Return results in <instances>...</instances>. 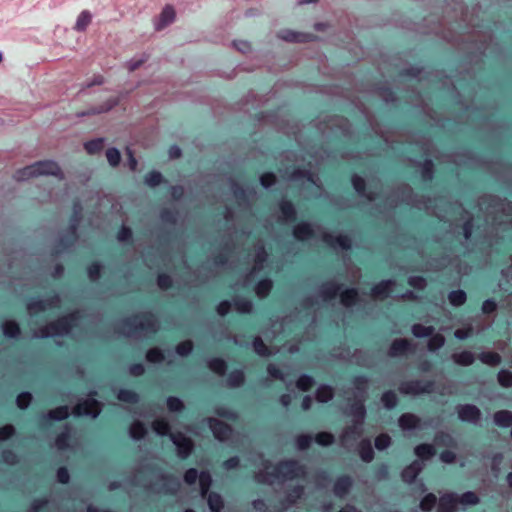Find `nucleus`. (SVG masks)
Wrapping results in <instances>:
<instances>
[{"label":"nucleus","instance_id":"44","mask_svg":"<svg viewBox=\"0 0 512 512\" xmlns=\"http://www.w3.org/2000/svg\"><path fill=\"white\" fill-rule=\"evenodd\" d=\"M153 430L160 436L169 434L170 427L165 419H156L153 422Z\"/></svg>","mask_w":512,"mask_h":512},{"label":"nucleus","instance_id":"30","mask_svg":"<svg viewBox=\"0 0 512 512\" xmlns=\"http://www.w3.org/2000/svg\"><path fill=\"white\" fill-rule=\"evenodd\" d=\"M146 432V427L139 421L134 422L129 429L130 437L134 440L142 439L146 435Z\"/></svg>","mask_w":512,"mask_h":512},{"label":"nucleus","instance_id":"37","mask_svg":"<svg viewBox=\"0 0 512 512\" xmlns=\"http://www.w3.org/2000/svg\"><path fill=\"white\" fill-rule=\"evenodd\" d=\"M434 332V327L432 326H424L421 324H414L412 326V333L417 338L428 337L431 336Z\"/></svg>","mask_w":512,"mask_h":512},{"label":"nucleus","instance_id":"53","mask_svg":"<svg viewBox=\"0 0 512 512\" xmlns=\"http://www.w3.org/2000/svg\"><path fill=\"white\" fill-rule=\"evenodd\" d=\"M117 397L120 401L127 403H135L138 401V395L135 392L126 389L120 390Z\"/></svg>","mask_w":512,"mask_h":512},{"label":"nucleus","instance_id":"20","mask_svg":"<svg viewBox=\"0 0 512 512\" xmlns=\"http://www.w3.org/2000/svg\"><path fill=\"white\" fill-rule=\"evenodd\" d=\"M352 486V479L348 476H343L337 479L334 484V494L337 497H344Z\"/></svg>","mask_w":512,"mask_h":512},{"label":"nucleus","instance_id":"26","mask_svg":"<svg viewBox=\"0 0 512 512\" xmlns=\"http://www.w3.org/2000/svg\"><path fill=\"white\" fill-rule=\"evenodd\" d=\"M91 20L92 14L87 10L82 11L77 17L74 29L79 32L85 31L91 23Z\"/></svg>","mask_w":512,"mask_h":512},{"label":"nucleus","instance_id":"48","mask_svg":"<svg viewBox=\"0 0 512 512\" xmlns=\"http://www.w3.org/2000/svg\"><path fill=\"white\" fill-rule=\"evenodd\" d=\"M381 401L387 409H392L397 404V396L393 391H387L382 395Z\"/></svg>","mask_w":512,"mask_h":512},{"label":"nucleus","instance_id":"42","mask_svg":"<svg viewBox=\"0 0 512 512\" xmlns=\"http://www.w3.org/2000/svg\"><path fill=\"white\" fill-rule=\"evenodd\" d=\"M208 367L210 368V370L219 375H223L226 371V363L224 360L220 358L211 359L208 362Z\"/></svg>","mask_w":512,"mask_h":512},{"label":"nucleus","instance_id":"55","mask_svg":"<svg viewBox=\"0 0 512 512\" xmlns=\"http://www.w3.org/2000/svg\"><path fill=\"white\" fill-rule=\"evenodd\" d=\"M148 59V56L146 54H143L139 58H132L129 61L125 63V66L130 72L135 71L138 69L143 63H145Z\"/></svg>","mask_w":512,"mask_h":512},{"label":"nucleus","instance_id":"62","mask_svg":"<svg viewBox=\"0 0 512 512\" xmlns=\"http://www.w3.org/2000/svg\"><path fill=\"white\" fill-rule=\"evenodd\" d=\"M315 441L322 446H328L333 443L334 437L332 434L327 432L318 433L315 437Z\"/></svg>","mask_w":512,"mask_h":512},{"label":"nucleus","instance_id":"10","mask_svg":"<svg viewBox=\"0 0 512 512\" xmlns=\"http://www.w3.org/2000/svg\"><path fill=\"white\" fill-rule=\"evenodd\" d=\"M170 438L177 447L178 455L181 458L188 457L192 451L191 440L182 433L170 434Z\"/></svg>","mask_w":512,"mask_h":512},{"label":"nucleus","instance_id":"57","mask_svg":"<svg viewBox=\"0 0 512 512\" xmlns=\"http://www.w3.org/2000/svg\"><path fill=\"white\" fill-rule=\"evenodd\" d=\"M266 259H267V253H266L264 247L261 246L258 248V250L256 252L254 270L262 269L263 264L265 263Z\"/></svg>","mask_w":512,"mask_h":512},{"label":"nucleus","instance_id":"38","mask_svg":"<svg viewBox=\"0 0 512 512\" xmlns=\"http://www.w3.org/2000/svg\"><path fill=\"white\" fill-rule=\"evenodd\" d=\"M449 302L453 306H461L466 301V293L463 290L451 291L448 295Z\"/></svg>","mask_w":512,"mask_h":512},{"label":"nucleus","instance_id":"58","mask_svg":"<svg viewBox=\"0 0 512 512\" xmlns=\"http://www.w3.org/2000/svg\"><path fill=\"white\" fill-rule=\"evenodd\" d=\"M314 383V380L311 376H308V375H302L299 377V379L297 380V387L302 390V391H307L309 390L312 385Z\"/></svg>","mask_w":512,"mask_h":512},{"label":"nucleus","instance_id":"52","mask_svg":"<svg viewBox=\"0 0 512 512\" xmlns=\"http://www.w3.org/2000/svg\"><path fill=\"white\" fill-rule=\"evenodd\" d=\"M103 138L94 139L85 143V149L89 154H95L99 152L103 147Z\"/></svg>","mask_w":512,"mask_h":512},{"label":"nucleus","instance_id":"27","mask_svg":"<svg viewBox=\"0 0 512 512\" xmlns=\"http://www.w3.org/2000/svg\"><path fill=\"white\" fill-rule=\"evenodd\" d=\"M34 167L35 166L31 164L22 169L17 170L14 174V179L16 181H27L30 178L37 177L36 170L34 169Z\"/></svg>","mask_w":512,"mask_h":512},{"label":"nucleus","instance_id":"63","mask_svg":"<svg viewBox=\"0 0 512 512\" xmlns=\"http://www.w3.org/2000/svg\"><path fill=\"white\" fill-rule=\"evenodd\" d=\"M352 184L359 195L365 196V181L362 177L354 175L352 178Z\"/></svg>","mask_w":512,"mask_h":512},{"label":"nucleus","instance_id":"56","mask_svg":"<svg viewBox=\"0 0 512 512\" xmlns=\"http://www.w3.org/2000/svg\"><path fill=\"white\" fill-rule=\"evenodd\" d=\"M162 181V175L160 172L153 171L146 175L145 184L150 187H155L159 185Z\"/></svg>","mask_w":512,"mask_h":512},{"label":"nucleus","instance_id":"1","mask_svg":"<svg viewBox=\"0 0 512 512\" xmlns=\"http://www.w3.org/2000/svg\"><path fill=\"white\" fill-rule=\"evenodd\" d=\"M354 387L356 389L355 396L359 398V400L353 403L347 412L348 415L354 417V423L353 426L347 428L341 436L344 444H348L351 438L356 439L360 436L361 427L366 415V409L363 402L367 387V379L364 376L356 377L354 380Z\"/></svg>","mask_w":512,"mask_h":512},{"label":"nucleus","instance_id":"46","mask_svg":"<svg viewBox=\"0 0 512 512\" xmlns=\"http://www.w3.org/2000/svg\"><path fill=\"white\" fill-rule=\"evenodd\" d=\"M106 158H107L108 163L112 167H116V166L119 165L120 160H121L120 151L117 148H114V147L113 148H109L106 151Z\"/></svg>","mask_w":512,"mask_h":512},{"label":"nucleus","instance_id":"15","mask_svg":"<svg viewBox=\"0 0 512 512\" xmlns=\"http://www.w3.org/2000/svg\"><path fill=\"white\" fill-rule=\"evenodd\" d=\"M399 426L403 431H412L423 428L421 419L414 414L405 413L399 418Z\"/></svg>","mask_w":512,"mask_h":512},{"label":"nucleus","instance_id":"29","mask_svg":"<svg viewBox=\"0 0 512 512\" xmlns=\"http://www.w3.org/2000/svg\"><path fill=\"white\" fill-rule=\"evenodd\" d=\"M415 454L422 460H427L434 456L435 449L431 444H420L415 447Z\"/></svg>","mask_w":512,"mask_h":512},{"label":"nucleus","instance_id":"50","mask_svg":"<svg viewBox=\"0 0 512 512\" xmlns=\"http://www.w3.org/2000/svg\"><path fill=\"white\" fill-rule=\"evenodd\" d=\"M445 343V338L441 334L432 335L428 341V349L436 351L440 349Z\"/></svg>","mask_w":512,"mask_h":512},{"label":"nucleus","instance_id":"45","mask_svg":"<svg viewBox=\"0 0 512 512\" xmlns=\"http://www.w3.org/2000/svg\"><path fill=\"white\" fill-rule=\"evenodd\" d=\"M478 502V496L472 491H467L460 497L458 496V503L463 505H476Z\"/></svg>","mask_w":512,"mask_h":512},{"label":"nucleus","instance_id":"7","mask_svg":"<svg viewBox=\"0 0 512 512\" xmlns=\"http://www.w3.org/2000/svg\"><path fill=\"white\" fill-rule=\"evenodd\" d=\"M400 392L403 394L418 395L422 393H430L433 390L432 382L409 381L400 385Z\"/></svg>","mask_w":512,"mask_h":512},{"label":"nucleus","instance_id":"8","mask_svg":"<svg viewBox=\"0 0 512 512\" xmlns=\"http://www.w3.org/2000/svg\"><path fill=\"white\" fill-rule=\"evenodd\" d=\"M34 169L36 170V176H58L62 178V173L60 167L55 161L52 160H44L33 163Z\"/></svg>","mask_w":512,"mask_h":512},{"label":"nucleus","instance_id":"64","mask_svg":"<svg viewBox=\"0 0 512 512\" xmlns=\"http://www.w3.org/2000/svg\"><path fill=\"white\" fill-rule=\"evenodd\" d=\"M390 443H391V439L387 434H381V435L377 436L375 439V447L378 450L386 449L387 447H389Z\"/></svg>","mask_w":512,"mask_h":512},{"label":"nucleus","instance_id":"22","mask_svg":"<svg viewBox=\"0 0 512 512\" xmlns=\"http://www.w3.org/2000/svg\"><path fill=\"white\" fill-rule=\"evenodd\" d=\"M339 290H340L339 285H337L334 282H327L322 285V287L320 289V294H321L322 298L326 301V300H330V299H333L334 297H336Z\"/></svg>","mask_w":512,"mask_h":512},{"label":"nucleus","instance_id":"23","mask_svg":"<svg viewBox=\"0 0 512 512\" xmlns=\"http://www.w3.org/2000/svg\"><path fill=\"white\" fill-rule=\"evenodd\" d=\"M494 423L500 427H509L512 425V412L501 410L494 414Z\"/></svg>","mask_w":512,"mask_h":512},{"label":"nucleus","instance_id":"35","mask_svg":"<svg viewBox=\"0 0 512 512\" xmlns=\"http://www.w3.org/2000/svg\"><path fill=\"white\" fill-rule=\"evenodd\" d=\"M479 359L482 363L490 366H497L501 362L499 354L495 352H483L480 354Z\"/></svg>","mask_w":512,"mask_h":512},{"label":"nucleus","instance_id":"25","mask_svg":"<svg viewBox=\"0 0 512 512\" xmlns=\"http://www.w3.org/2000/svg\"><path fill=\"white\" fill-rule=\"evenodd\" d=\"M452 359L458 365L469 366V365L473 364V362L475 360V356L470 351H462L460 353H454L452 355Z\"/></svg>","mask_w":512,"mask_h":512},{"label":"nucleus","instance_id":"28","mask_svg":"<svg viewBox=\"0 0 512 512\" xmlns=\"http://www.w3.org/2000/svg\"><path fill=\"white\" fill-rule=\"evenodd\" d=\"M357 297L358 292L354 288L346 289L340 294L341 303L346 307L354 305Z\"/></svg>","mask_w":512,"mask_h":512},{"label":"nucleus","instance_id":"34","mask_svg":"<svg viewBox=\"0 0 512 512\" xmlns=\"http://www.w3.org/2000/svg\"><path fill=\"white\" fill-rule=\"evenodd\" d=\"M333 397V390L328 385H321L316 391V399L321 403L328 402Z\"/></svg>","mask_w":512,"mask_h":512},{"label":"nucleus","instance_id":"43","mask_svg":"<svg viewBox=\"0 0 512 512\" xmlns=\"http://www.w3.org/2000/svg\"><path fill=\"white\" fill-rule=\"evenodd\" d=\"M208 505L213 512H219L223 507V501L221 496L216 493L209 494Z\"/></svg>","mask_w":512,"mask_h":512},{"label":"nucleus","instance_id":"11","mask_svg":"<svg viewBox=\"0 0 512 512\" xmlns=\"http://www.w3.org/2000/svg\"><path fill=\"white\" fill-rule=\"evenodd\" d=\"M176 13L172 6H165L159 16L154 20V28L157 31L163 30L175 20Z\"/></svg>","mask_w":512,"mask_h":512},{"label":"nucleus","instance_id":"17","mask_svg":"<svg viewBox=\"0 0 512 512\" xmlns=\"http://www.w3.org/2000/svg\"><path fill=\"white\" fill-rule=\"evenodd\" d=\"M423 469V464L415 460L402 471V479L406 483H412Z\"/></svg>","mask_w":512,"mask_h":512},{"label":"nucleus","instance_id":"54","mask_svg":"<svg viewBox=\"0 0 512 512\" xmlns=\"http://www.w3.org/2000/svg\"><path fill=\"white\" fill-rule=\"evenodd\" d=\"M436 500V496L432 493H429L420 502V508L425 512H429L435 506Z\"/></svg>","mask_w":512,"mask_h":512},{"label":"nucleus","instance_id":"4","mask_svg":"<svg viewBox=\"0 0 512 512\" xmlns=\"http://www.w3.org/2000/svg\"><path fill=\"white\" fill-rule=\"evenodd\" d=\"M78 314L73 313L50 323L34 333L35 338H48L67 335L73 326L76 325Z\"/></svg>","mask_w":512,"mask_h":512},{"label":"nucleus","instance_id":"12","mask_svg":"<svg viewBox=\"0 0 512 512\" xmlns=\"http://www.w3.org/2000/svg\"><path fill=\"white\" fill-rule=\"evenodd\" d=\"M323 241L332 248L347 250L351 247V239L347 235L333 236L332 234L324 233Z\"/></svg>","mask_w":512,"mask_h":512},{"label":"nucleus","instance_id":"59","mask_svg":"<svg viewBox=\"0 0 512 512\" xmlns=\"http://www.w3.org/2000/svg\"><path fill=\"white\" fill-rule=\"evenodd\" d=\"M146 359L151 363H159L164 359V355L161 350L152 348L147 352Z\"/></svg>","mask_w":512,"mask_h":512},{"label":"nucleus","instance_id":"31","mask_svg":"<svg viewBox=\"0 0 512 512\" xmlns=\"http://www.w3.org/2000/svg\"><path fill=\"white\" fill-rule=\"evenodd\" d=\"M360 457L365 462H370L374 457V451L369 440L360 443Z\"/></svg>","mask_w":512,"mask_h":512},{"label":"nucleus","instance_id":"33","mask_svg":"<svg viewBox=\"0 0 512 512\" xmlns=\"http://www.w3.org/2000/svg\"><path fill=\"white\" fill-rule=\"evenodd\" d=\"M212 478L209 472L202 471L199 474V485L201 496L204 497L210 489Z\"/></svg>","mask_w":512,"mask_h":512},{"label":"nucleus","instance_id":"60","mask_svg":"<svg viewBox=\"0 0 512 512\" xmlns=\"http://www.w3.org/2000/svg\"><path fill=\"white\" fill-rule=\"evenodd\" d=\"M303 494V487L296 486L287 496L288 504L284 508L294 504Z\"/></svg>","mask_w":512,"mask_h":512},{"label":"nucleus","instance_id":"24","mask_svg":"<svg viewBox=\"0 0 512 512\" xmlns=\"http://www.w3.org/2000/svg\"><path fill=\"white\" fill-rule=\"evenodd\" d=\"M409 349V342L405 339H396L393 341L389 354L391 356H400L405 354Z\"/></svg>","mask_w":512,"mask_h":512},{"label":"nucleus","instance_id":"9","mask_svg":"<svg viewBox=\"0 0 512 512\" xmlns=\"http://www.w3.org/2000/svg\"><path fill=\"white\" fill-rule=\"evenodd\" d=\"M208 425L215 438L219 441L228 440L232 435V429L220 420L210 418L208 420Z\"/></svg>","mask_w":512,"mask_h":512},{"label":"nucleus","instance_id":"2","mask_svg":"<svg viewBox=\"0 0 512 512\" xmlns=\"http://www.w3.org/2000/svg\"><path fill=\"white\" fill-rule=\"evenodd\" d=\"M306 475V469L298 462L290 460L276 466L266 462L263 471L257 473L256 478L261 483H274L276 481L292 480Z\"/></svg>","mask_w":512,"mask_h":512},{"label":"nucleus","instance_id":"3","mask_svg":"<svg viewBox=\"0 0 512 512\" xmlns=\"http://www.w3.org/2000/svg\"><path fill=\"white\" fill-rule=\"evenodd\" d=\"M158 329V322L154 315L144 314L127 318L122 323V333L128 337L146 335Z\"/></svg>","mask_w":512,"mask_h":512},{"label":"nucleus","instance_id":"49","mask_svg":"<svg viewBox=\"0 0 512 512\" xmlns=\"http://www.w3.org/2000/svg\"><path fill=\"white\" fill-rule=\"evenodd\" d=\"M70 439V431L66 428L63 432H61L56 440L55 445L59 450H64L68 447V441Z\"/></svg>","mask_w":512,"mask_h":512},{"label":"nucleus","instance_id":"41","mask_svg":"<svg viewBox=\"0 0 512 512\" xmlns=\"http://www.w3.org/2000/svg\"><path fill=\"white\" fill-rule=\"evenodd\" d=\"M68 415H69L68 407L60 406L54 410L49 411L46 416L49 419L60 421V420L67 418Z\"/></svg>","mask_w":512,"mask_h":512},{"label":"nucleus","instance_id":"39","mask_svg":"<svg viewBox=\"0 0 512 512\" xmlns=\"http://www.w3.org/2000/svg\"><path fill=\"white\" fill-rule=\"evenodd\" d=\"M233 305L239 313H250L253 307L252 302L244 298L234 299Z\"/></svg>","mask_w":512,"mask_h":512},{"label":"nucleus","instance_id":"6","mask_svg":"<svg viewBox=\"0 0 512 512\" xmlns=\"http://www.w3.org/2000/svg\"><path fill=\"white\" fill-rule=\"evenodd\" d=\"M456 411L462 422L477 425L480 421L481 411L473 404L458 405Z\"/></svg>","mask_w":512,"mask_h":512},{"label":"nucleus","instance_id":"16","mask_svg":"<svg viewBox=\"0 0 512 512\" xmlns=\"http://www.w3.org/2000/svg\"><path fill=\"white\" fill-rule=\"evenodd\" d=\"M457 504L458 495L456 493L442 495L439 500L437 512H453Z\"/></svg>","mask_w":512,"mask_h":512},{"label":"nucleus","instance_id":"61","mask_svg":"<svg viewBox=\"0 0 512 512\" xmlns=\"http://www.w3.org/2000/svg\"><path fill=\"white\" fill-rule=\"evenodd\" d=\"M498 381L500 385H502L503 387L512 386V372H509L507 370H501L498 373Z\"/></svg>","mask_w":512,"mask_h":512},{"label":"nucleus","instance_id":"32","mask_svg":"<svg viewBox=\"0 0 512 512\" xmlns=\"http://www.w3.org/2000/svg\"><path fill=\"white\" fill-rule=\"evenodd\" d=\"M3 334L9 338H16L20 333L18 324L14 321H6L2 324Z\"/></svg>","mask_w":512,"mask_h":512},{"label":"nucleus","instance_id":"47","mask_svg":"<svg viewBox=\"0 0 512 512\" xmlns=\"http://www.w3.org/2000/svg\"><path fill=\"white\" fill-rule=\"evenodd\" d=\"M253 348L254 351L260 355V356H269L273 354L272 351H270L265 344L263 343L262 339L260 337H256L253 341Z\"/></svg>","mask_w":512,"mask_h":512},{"label":"nucleus","instance_id":"19","mask_svg":"<svg viewBox=\"0 0 512 512\" xmlns=\"http://www.w3.org/2000/svg\"><path fill=\"white\" fill-rule=\"evenodd\" d=\"M119 101V98L116 97L109 98L99 107L91 108L88 111L81 113L80 116L95 115L108 112L112 110L115 106H117L119 104Z\"/></svg>","mask_w":512,"mask_h":512},{"label":"nucleus","instance_id":"13","mask_svg":"<svg viewBox=\"0 0 512 512\" xmlns=\"http://www.w3.org/2000/svg\"><path fill=\"white\" fill-rule=\"evenodd\" d=\"M59 301L60 300H59L58 296H54L51 299H47V300L35 299L28 303L27 309L30 314H33L38 311H44L48 308L57 306Z\"/></svg>","mask_w":512,"mask_h":512},{"label":"nucleus","instance_id":"51","mask_svg":"<svg viewBox=\"0 0 512 512\" xmlns=\"http://www.w3.org/2000/svg\"><path fill=\"white\" fill-rule=\"evenodd\" d=\"M227 382L231 387L240 386L244 382V373L240 370L233 371L230 373Z\"/></svg>","mask_w":512,"mask_h":512},{"label":"nucleus","instance_id":"36","mask_svg":"<svg viewBox=\"0 0 512 512\" xmlns=\"http://www.w3.org/2000/svg\"><path fill=\"white\" fill-rule=\"evenodd\" d=\"M280 210L283 218L286 221H291L295 218L296 212L293 204L289 201H282L280 204Z\"/></svg>","mask_w":512,"mask_h":512},{"label":"nucleus","instance_id":"18","mask_svg":"<svg viewBox=\"0 0 512 512\" xmlns=\"http://www.w3.org/2000/svg\"><path fill=\"white\" fill-rule=\"evenodd\" d=\"M395 285L393 280H384L372 288V295L378 298H386L392 295V286Z\"/></svg>","mask_w":512,"mask_h":512},{"label":"nucleus","instance_id":"40","mask_svg":"<svg viewBox=\"0 0 512 512\" xmlns=\"http://www.w3.org/2000/svg\"><path fill=\"white\" fill-rule=\"evenodd\" d=\"M272 288V281L269 279H264L258 282L255 287V292L257 296L264 298L266 297Z\"/></svg>","mask_w":512,"mask_h":512},{"label":"nucleus","instance_id":"5","mask_svg":"<svg viewBox=\"0 0 512 512\" xmlns=\"http://www.w3.org/2000/svg\"><path fill=\"white\" fill-rule=\"evenodd\" d=\"M100 412V404L92 398L79 402L73 409L75 416H90L92 418H96Z\"/></svg>","mask_w":512,"mask_h":512},{"label":"nucleus","instance_id":"21","mask_svg":"<svg viewBox=\"0 0 512 512\" xmlns=\"http://www.w3.org/2000/svg\"><path fill=\"white\" fill-rule=\"evenodd\" d=\"M293 235L298 240H307L312 237L313 228L309 223H299L294 227Z\"/></svg>","mask_w":512,"mask_h":512},{"label":"nucleus","instance_id":"14","mask_svg":"<svg viewBox=\"0 0 512 512\" xmlns=\"http://www.w3.org/2000/svg\"><path fill=\"white\" fill-rule=\"evenodd\" d=\"M278 37L287 42L303 43L314 39L311 34L300 33L293 30H282L278 33Z\"/></svg>","mask_w":512,"mask_h":512}]
</instances>
